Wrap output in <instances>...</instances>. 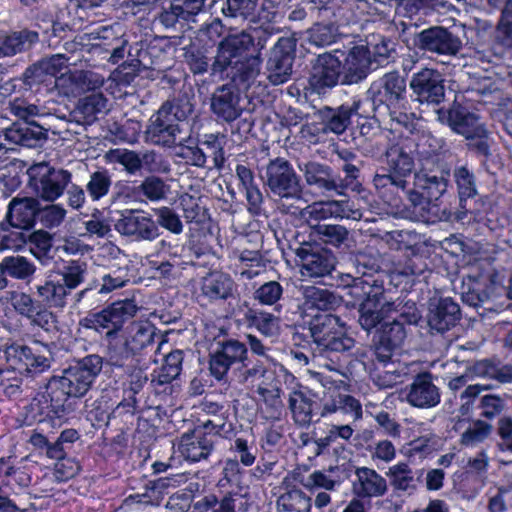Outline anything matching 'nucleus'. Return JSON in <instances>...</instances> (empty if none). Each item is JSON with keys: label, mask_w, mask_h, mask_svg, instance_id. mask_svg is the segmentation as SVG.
Here are the masks:
<instances>
[{"label": "nucleus", "mask_w": 512, "mask_h": 512, "mask_svg": "<svg viewBox=\"0 0 512 512\" xmlns=\"http://www.w3.org/2000/svg\"><path fill=\"white\" fill-rule=\"evenodd\" d=\"M493 290L492 284L488 285L469 276L462 284V300L470 306L478 307L490 299Z\"/></svg>", "instance_id": "79ce46f5"}, {"label": "nucleus", "mask_w": 512, "mask_h": 512, "mask_svg": "<svg viewBox=\"0 0 512 512\" xmlns=\"http://www.w3.org/2000/svg\"><path fill=\"white\" fill-rule=\"evenodd\" d=\"M7 360L22 362L25 370L32 374H41L51 367L52 356L47 346L37 343L34 347L11 345L5 351Z\"/></svg>", "instance_id": "4be33fe9"}, {"label": "nucleus", "mask_w": 512, "mask_h": 512, "mask_svg": "<svg viewBox=\"0 0 512 512\" xmlns=\"http://www.w3.org/2000/svg\"><path fill=\"white\" fill-rule=\"evenodd\" d=\"M261 60L259 56H252L247 58L245 61L239 63L237 67L236 79L247 84V88L251 82H253L260 73Z\"/></svg>", "instance_id": "774afa93"}, {"label": "nucleus", "mask_w": 512, "mask_h": 512, "mask_svg": "<svg viewBox=\"0 0 512 512\" xmlns=\"http://www.w3.org/2000/svg\"><path fill=\"white\" fill-rule=\"evenodd\" d=\"M335 415L344 416L346 421L357 422L362 419L363 411L361 403L353 396L335 393L325 401L321 410V417Z\"/></svg>", "instance_id": "c756f323"}, {"label": "nucleus", "mask_w": 512, "mask_h": 512, "mask_svg": "<svg viewBox=\"0 0 512 512\" xmlns=\"http://www.w3.org/2000/svg\"><path fill=\"white\" fill-rule=\"evenodd\" d=\"M43 132L41 130H34L27 124H14L4 131H0V152L7 150L5 142H10L17 145L31 147L36 141L41 139Z\"/></svg>", "instance_id": "58836bf2"}, {"label": "nucleus", "mask_w": 512, "mask_h": 512, "mask_svg": "<svg viewBox=\"0 0 512 512\" xmlns=\"http://www.w3.org/2000/svg\"><path fill=\"white\" fill-rule=\"evenodd\" d=\"M299 169L303 173L307 185L316 186L324 191L338 190L339 185L333 178L328 166L311 161L299 165Z\"/></svg>", "instance_id": "e433bc0d"}, {"label": "nucleus", "mask_w": 512, "mask_h": 512, "mask_svg": "<svg viewBox=\"0 0 512 512\" xmlns=\"http://www.w3.org/2000/svg\"><path fill=\"white\" fill-rule=\"evenodd\" d=\"M0 269L14 279L26 280L35 273L36 267L25 257L17 255L3 258Z\"/></svg>", "instance_id": "a18cd8bd"}, {"label": "nucleus", "mask_w": 512, "mask_h": 512, "mask_svg": "<svg viewBox=\"0 0 512 512\" xmlns=\"http://www.w3.org/2000/svg\"><path fill=\"white\" fill-rule=\"evenodd\" d=\"M315 234L326 244L340 246L348 237V230L341 225H316Z\"/></svg>", "instance_id": "4d7b16f0"}, {"label": "nucleus", "mask_w": 512, "mask_h": 512, "mask_svg": "<svg viewBox=\"0 0 512 512\" xmlns=\"http://www.w3.org/2000/svg\"><path fill=\"white\" fill-rule=\"evenodd\" d=\"M342 80L341 60L335 54L323 53L313 62L309 77L310 86L318 93L336 86Z\"/></svg>", "instance_id": "412c9836"}, {"label": "nucleus", "mask_w": 512, "mask_h": 512, "mask_svg": "<svg viewBox=\"0 0 512 512\" xmlns=\"http://www.w3.org/2000/svg\"><path fill=\"white\" fill-rule=\"evenodd\" d=\"M295 40L289 37L280 38L271 49L267 62L268 79L274 85L289 80L295 52Z\"/></svg>", "instance_id": "2eb2a0df"}, {"label": "nucleus", "mask_w": 512, "mask_h": 512, "mask_svg": "<svg viewBox=\"0 0 512 512\" xmlns=\"http://www.w3.org/2000/svg\"><path fill=\"white\" fill-rule=\"evenodd\" d=\"M245 320L250 326H254L260 333L272 337L280 331V319L272 313L248 309L245 313Z\"/></svg>", "instance_id": "37998d69"}, {"label": "nucleus", "mask_w": 512, "mask_h": 512, "mask_svg": "<svg viewBox=\"0 0 512 512\" xmlns=\"http://www.w3.org/2000/svg\"><path fill=\"white\" fill-rule=\"evenodd\" d=\"M404 393L406 402L416 408L428 409L440 402L439 389L429 373L418 374Z\"/></svg>", "instance_id": "393cba45"}, {"label": "nucleus", "mask_w": 512, "mask_h": 512, "mask_svg": "<svg viewBox=\"0 0 512 512\" xmlns=\"http://www.w3.org/2000/svg\"><path fill=\"white\" fill-rule=\"evenodd\" d=\"M36 295L43 307L63 309L67 305V297L70 292L60 280L49 278L36 286Z\"/></svg>", "instance_id": "72a5a7b5"}, {"label": "nucleus", "mask_w": 512, "mask_h": 512, "mask_svg": "<svg viewBox=\"0 0 512 512\" xmlns=\"http://www.w3.org/2000/svg\"><path fill=\"white\" fill-rule=\"evenodd\" d=\"M460 319L459 305L450 297L431 298L428 304L427 321L431 329L444 332Z\"/></svg>", "instance_id": "cd10ccee"}, {"label": "nucleus", "mask_w": 512, "mask_h": 512, "mask_svg": "<svg viewBox=\"0 0 512 512\" xmlns=\"http://www.w3.org/2000/svg\"><path fill=\"white\" fill-rule=\"evenodd\" d=\"M192 105L188 100L177 99L166 101L150 119L147 136L155 144L172 146L181 141L179 135L182 127L179 122L192 113Z\"/></svg>", "instance_id": "39448f33"}, {"label": "nucleus", "mask_w": 512, "mask_h": 512, "mask_svg": "<svg viewBox=\"0 0 512 512\" xmlns=\"http://www.w3.org/2000/svg\"><path fill=\"white\" fill-rule=\"evenodd\" d=\"M336 28L331 24H315L308 31V40L311 44L322 47L335 42Z\"/></svg>", "instance_id": "680f3d73"}, {"label": "nucleus", "mask_w": 512, "mask_h": 512, "mask_svg": "<svg viewBox=\"0 0 512 512\" xmlns=\"http://www.w3.org/2000/svg\"><path fill=\"white\" fill-rule=\"evenodd\" d=\"M183 362V352L175 350L167 354L164 358L162 367L152 374V383L164 385L176 379L181 370Z\"/></svg>", "instance_id": "c03bdc74"}, {"label": "nucleus", "mask_w": 512, "mask_h": 512, "mask_svg": "<svg viewBox=\"0 0 512 512\" xmlns=\"http://www.w3.org/2000/svg\"><path fill=\"white\" fill-rule=\"evenodd\" d=\"M38 210L39 203L36 199L16 197L9 203L7 220L13 227L28 229L32 227Z\"/></svg>", "instance_id": "473e14b6"}, {"label": "nucleus", "mask_w": 512, "mask_h": 512, "mask_svg": "<svg viewBox=\"0 0 512 512\" xmlns=\"http://www.w3.org/2000/svg\"><path fill=\"white\" fill-rule=\"evenodd\" d=\"M358 103L342 105L337 109L326 108L323 112L325 130L335 134L343 133L350 124L351 116L357 112Z\"/></svg>", "instance_id": "a19ab883"}, {"label": "nucleus", "mask_w": 512, "mask_h": 512, "mask_svg": "<svg viewBox=\"0 0 512 512\" xmlns=\"http://www.w3.org/2000/svg\"><path fill=\"white\" fill-rule=\"evenodd\" d=\"M347 422L346 424H331L326 436L316 441L317 445L321 448H326L338 440L349 442L355 433V429L352 426V421L349 420Z\"/></svg>", "instance_id": "864d4df0"}, {"label": "nucleus", "mask_w": 512, "mask_h": 512, "mask_svg": "<svg viewBox=\"0 0 512 512\" xmlns=\"http://www.w3.org/2000/svg\"><path fill=\"white\" fill-rule=\"evenodd\" d=\"M102 358L88 355L77 364L65 369L60 376H52L39 389L31 402L40 413L50 412L57 417L75 411L72 399L81 398L90 390L96 376L102 370Z\"/></svg>", "instance_id": "f257e3e1"}, {"label": "nucleus", "mask_w": 512, "mask_h": 512, "mask_svg": "<svg viewBox=\"0 0 512 512\" xmlns=\"http://www.w3.org/2000/svg\"><path fill=\"white\" fill-rule=\"evenodd\" d=\"M114 228L120 235L136 241H153L160 235L159 227L152 216L138 209L120 212Z\"/></svg>", "instance_id": "f8f14e48"}, {"label": "nucleus", "mask_w": 512, "mask_h": 512, "mask_svg": "<svg viewBox=\"0 0 512 512\" xmlns=\"http://www.w3.org/2000/svg\"><path fill=\"white\" fill-rule=\"evenodd\" d=\"M252 43V37L245 32L229 35L224 38L218 45L217 55L212 64V70L214 72L224 71L227 67L232 65L233 60L241 56Z\"/></svg>", "instance_id": "c85d7f7f"}, {"label": "nucleus", "mask_w": 512, "mask_h": 512, "mask_svg": "<svg viewBox=\"0 0 512 512\" xmlns=\"http://www.w3.org/2000/svg\"><path fill=\"white\" fill-rule=\"evenodd\" d=\"M311 505V498L298 489L284 493L277 500L279 512H310Z\"/></svg>", "instance_id": "de8ad7c7"}, {"label": "nucleus", "mask_w": 512, "mask_h": 512, "mask_svg": "<svg viewBox=\"0 0 512 512\" xmlns=\"http://www.w3.org/2000/svg\"><path fill=\"white\" fill-rule=\"evenodd\" d=\"M372 52L368 46L352 47L341 61L342 84H357L371 71Z\"/></svg>", "instance_id": "5701e85b"}, {"label": "nucleus", "mask_w": 512, "mask_h": 512, "mask_svg": "<svg viewBox=\"0 0 512 512\" xmlns=\"http://www.w3.org/2000/svg\"><path fill=\"white\" fill-rule=\"evenodd\" d=\"M406 330L399 319H393L391 322H384L379 330L378 338L384 343L399 348L405 341Z\"/></svg>", "instance_id": "603ef678"}, {"label": "nucleus", "mask_w": 512, "mask_h": 512, "mask_svg": "<svg viewBox=\"0 0 512 512\" xmlns=\"http://www.w3.org/2000/svg\"><path fill=\"white\" fill-rule=\"evenodd\" d=\"M367 98L380 115L389 116L393 123L409 132L416 129L415 114L407 112L406 81L398 72H388L374 80L367 90Z\"/></svg>", "instance_id": "f03ea898"}, {"label": "nucleus", "mask_w": 512, "mask_h": 512, "mask_svg": "<svg viewBox=\"0 0 512 512\" xmlns=\"http://www.w3.org/2000/svg\"><path fill=\"white\" fill-rule=\"evenodd\" d=\"M157 216V225L170 231L173 234H180L183 231V224L178 214L171 208L163 206L155 209Z\"/></svg>", "instance_id": "69168bd1"}, {"label": "nucleus", "mask_w": 512, "mask_h": 512, "mask_svg": "<svg viewBox=\"0 0 512 512\" xmlns=\"http://www.w3.org/2000/svg\"><path fill=\"white\" fill-rule=\"evenodd\" d=\"M67 79L82 91L96 90L104 84V77L91 71H75L68 74Z\"/></svg>", "instance_id": "bf43d9fd"}, {"label": "nucleus", "mask_w": 512, "mask_h": 512, "mask_svg": "<svg viewBox=\"0 0 512 512\" xmlns=\"http://www.w3.org/2000/svg\"><path fill=\"white\" fill-rule=\"evenodd\" d=\"M300 292L303 297L302 307L307 310H330L339 304V298L328 289L311 285H302Z\"/></svg>", "instance_id": "c9c22d12"}, {"label": "nucleus", "mask_w": 512, "mask_h": 512, "mask_svg": "<svg viewBox=\"0 0 512 512\" xmlns=\"http://www.w3.org/2000/svg\"><path fill=\"white\" fill-rule=\"evenodd\" d=\"M283 295V287L277 281H268L262 284L254 293V298L262 305L277 304Z\"/></svg>", "instance_id": "052dcab7"}, {"label": "nucleus", "mask_w": 512, "mask_h": 512, "mask_svg": "<svg viewBox=\"0 0 512 512\" xmlns=\"http://www.w3.org/2000/svg\"><path fill=\"white\" fill-rule=\"evenodd\" d=\"M246 359L247 348L244 343L234 339L219 342L210 357V372L221 380L233 365L243 364Z\"/></svg>", "instance_id": "a211bd4d"}, {"label": "nucleus", "mask_w": 512, "mask_h": 512, "mask_svg": "<svg viewBox=\"0 0 512 512\" xmlns=\"http://www.w3.org/2000/svg\"><path fill=\"white\" fill-rule=\"evenodd\" d=\"M309 330L314 343L323 356L329 352H344L350 350L355 341L346 333L345 323L333 314L315 315Z\"/></svg>", "instance_id": "423d86ee"}, {"label": "nucleus", "mask_w": 512, "mask_h": 512, "mask_svg": "<svg viewBox=\"0 0 512 512\" xmlns=\"http://www.w3.org/2000/svg\"><path fill=\"white\" fill-rule=\"evenodd\" d=\"M235 285L231 277L224 273L214 272L204 277L201 291L210 300H225L233 295Z\"/></svg>", "instance_id": "4c0bfd02"}, {"label": "nucleus", "mask_w": 512, "mask_h": 512, "mask_svg": "<svg viewBox=\"0 0 512 512\" xmlns=\"http://www.w3.org/2000/svg\"><path fill=\"white\" fill-rule=\"evenodd\" d=\"M454 178L461 202L476 195L477 189L474 175L467 167L460 166L456 168Z\"/></svg>", "instance_id": "6e6d98bb"}, {"label": "nucleus", "mask_w": 512, "mask_h": 512, "mask_svg": "<svg viewBox=\"0 0 512 512\" xmlns=\"http://www.w3.org/2000/svg\"><path fill=\"white\" fill-rule=\"evenodd\" d=\"M418 46L437 55L455 56L462 48V41L448 29L435 26L418 34Z\"/></svg>", "instance_id": "aec40b11"}, {"label": "nucleus", "mask_w": 512, "mask_h": 512, "mask_svg": "<svg viewBox=\"0 0 512 512\" xmlns=\"http://www.w3.org/2000/svg\"><path fill=\"white\" fill-rule=\"evenodd\" d=\"M112 179L107 171H96L91 174L86 190L93 200L106 196L110 190Z\"/></svg>", "instance_id": "5fc2aeb1"}, {"label": "nucleus", "mask_w": 512, "mask_h": 512, "mask_svg": "<svg viewBox=\"0 0 512 512\" xmlns=\"http://www.w3.org/2000/svg\"><path fill=\"white\" fill-rule=\"evenodd\" d=\"M211 110L226 122L239 118L243 111L239 90L233 84L218 87L211 96Z\"/></svg>", "instance_id": "a878e982"}, {"label": "nucleus", "mask_w": 512, "mask_h": 512, "mask_svg": "<svg viewBox=\"0 0 512 512\" xmlns=\"http://www.w3.org/2000/svg\"><path fill=\"white\" fill-rule=\"evenodd\" d=\"M410 88L421 103L439 104L444 100L445 87L442 74L433 68H422L410 80Z\"/></svg>", "instance_id": "dca6fc26"}, {"label": "nucleus", "mask_w": 512, "mask_h": 512, "mask_svg": "<svg viewBox=\"0 0 512 512\" xmlns=\"http://www.w3.org/2000/svg\"><path fill=\"white\" fill-rule=\"evenodd\" d=\"M371 460L378 464H389L396 458V447L388 439L377 441L369 449Z\"/></svg>", "instance_id": "338daca9"}, {"label": "nucleus", "mask_w": 512, "mask_h": 512, "mask_svg": "<svg viewBox=\"0 0 512 512\" xmlns=\"http://www.w3.org/2000/svg\"><path fill=\"white\" fill-rule=\"evenodd\" d=\"M293 420L301 427H307L313 420L314 401L302 390H294L288 399Z\"/></svg>", "instance_id": "ea45409f"}, {"label": "nucleus", "mask_w": 512, "mask_h": 512, "mask_svg": "<svg viewBox=\"0 0 512 512\" xmlns=\"http://www.w3.org/2000/svg\"><path fill=\"white\" fill-rule=\"evenodd\" d=\"M265 183L282 200L303 202V187L292 165L284 158L271 160L265 169Z\"/></svg>", "instance_id": "0eeeda50"}, {"label": "nucleus", "mask_w": 512, "mask_h": 512, "mask_svg": "<svg viewBox=\"0 0 512 512\" xmlns=\"http://www.w3.org/2000/svg\"><path fill=\"white\" fill-rule=\"evenodd\" d=\"M104 158L107 163L120 164L127 173L135 174L142 168L143 164L147 165L150 161H154L155 154L146 152L141 157L135 151L117 148L107 151Z\"/></svg>", "instance_id": "f704fd0d"}, {"label": "nucleus", "mask_w": 512, "mask_h": 512, "mask_svg": "<svg viewBox=\"0 0 512 512\" xmlns=\"http://www.w3.org/2000/svg\"><path fill=\"white\" fill-rule=\"evenodd\" d=\"M351 491L358 498L371 499L382 497L388 491L386 479L375 469L358 467L354 472Z\"/></svg>", "instance_id": "bb28decb"}, {"label": "nucleus", "mask_w": 512, "mask_h": 512, "mask_svg": "<svg viewBox=\"0 0 512 512\" xmlns=\"http://www.w3.org/2000/svg\"><path fill=\"white\" fill-rule=\"evenodd\" d=\"M257 393L266 407L270 418H279L284 408L281 398V390L276 386L259 385Z\"/></svg>", "instance_id": "3c124183"}, {"label": "nucleus", "mask_w": 512, "mask_h": 512, "mask_svg": "<svg viewBox=\"0 0 512 512\" xmlns=\"http://www.w3.org/2000/svg\"><path fill=\"white\" fill-rule=\"evenodd\" d=\"M301 277L307 279L323 278L332 273L336 266V257L327 249L303 245L297 249Z\"/></svg>", "instance_id": "4468645a"}, {"label": "nucleus", "mask_w": 512, "mask_h": 512, "mask_svg": "<svg viewBox=\"0 0 512 512\" xmlns=\"http://www.w3.org/2000/svg\"><path fill=\"white\" fill-rule=\"evenodd\" d=\"M437 114L441 123L447 124L453 131L467 139L482 138L487 135L479 118L467 112L460 105H453L448 110H439Z\"/></svg>", "instance_id": "6ab92c4d"}, {"label": "nucleus", "mask_w": 512, "mask_h": 512, "mask_svg": "<svg viewBox=\"0 0 512 512\" xmlns=\"http://www.w3.org/2000/svg\"><path fill=\"white\" fill-rule=\"evenodd\" d=\"M492 426L484 421L474 422L461 436V443L474 446L483 442L491 433Z\"/></svg>", "instance_id": "0e129e2a"}, {"label": "nucleus", "mask_w": 512, "mask_h": 512, "mask_svg": "<svg viewBox=\"0 0 512 512\" xmlns=\"http://www.w3.org/2000/svg\"><path fill=\"white\" fill-rule=\"evenodd\" d=\"M369 373L374 384L380 389L392 388L402 381V374L396 364L375 365Z\"/></svg>", "instance_id": "8fccbe9b"}, {"label": "nucleus", "mask_w": 512, "mask_h": 512, "mask_svg": "<svg viewBox=\"0 0 512 512\" xmlns=\"http://www.w3.org/2000/svg\"><path fill=\"white\" fill-rule=\"evenodd\" d=\"M449 172L420 170L414 175L413 188L407 191L415 217L427 222L436 216L437 201L446 192Z\"/></svg>", "instance_id": "7ed1b4c3"}, {"label": "nucleus", "mask_w": 512, "mask_h": 512, "mask_svg": "<svg viewBox=\"0 0 512 512\" xmlns=\"http://www.w3.org/2000/svg\"><path fill=\"white\" fill-rule=\"evenodd\" d=\"M29 185L34 193L45 201H55L71 182L72 175L68 170L57 169L46 162L36 163L29 167Z\"/></svg>", "instance_id": "6e6552de"}, {"label": "nucleus", "mask_w": 512, "mask_h": 512, "mask_svg": "<svg viewBox=\"0 0 512 512\" xmlns=\"http://www.w3.org/2000/svg\"><path fill=\"white\" fill-rule=\"evenodd\" d=\"M78 109L87 121H92L98 113L107 110V99L100 93L89 95L79 103Z\"/></svg>", "instance_id": "13d9d810"}, {"label": "nucleus", "mask_w": 512, "mask_h": 512, "mask_svg": "<svg viewBox=\"0 0 512 512\" xmlns=\"http://www.w3.org/2000/svg\"><path fill=\"white\" fill-rule=\"evenodd\" d=\"M305 201L291 205L281 204L286 213L297 214L315 229L316 225L322 220L329 218H343L346 215L344 201H319L302 207Z\"/></svg>", "instance_id": "f3484780"}, {"label": "nucleus", "mask_w": 512, "mask_h": 512, "mask_svg": "<svg viewBox=\"0 0 512 512\" xmlns=\"http://www.w3.org/2000/svg\"><path fill=\"white\" fill-rule=\"evenodd\" d=\"M154 327L149 323H132L128 335L121 343L109 346V359L113 365L123 366L125 362L144 352L153 344Z\"/></svg>", "instance_id": "9b49d317"}, {"label": "nucleus", "mask_w": 512, "mask_h": 512, "mask_svg": "<svg viewBox=\"0 0 512 512\" xmlns=\"http://www.w3.org/2000/svg\"><path fill=\"white\" fill-rule=\"evenodd\" d=\"M128 281L129 271L127 266L111 270L102 277L99 293H110L115 289L123 287Z\"/></svg>", "instance_id": "e2e57ef3"}, {"label": "nucleus", "mask_w": 512, "mask_h": 512, "mask_svg": "<svg viewBox=\"0 0 512 512\" xmlns=\"http://www.w3.org/2000/svg\"><path fill=\"white\" fill-rule=\"evenodd\" d=\"M386 169L377 172L373 184L383 197L405 192L408 187V177L414 170V158L411 151L404 145L396 143L385 152Z\"/></svg>", "instance_id": "20e7f679"}, {"label": "nucleus", "mask_w": 512, "mask_h": 512, "mask_svg": "<svg viewBox=\"0 0 512 512\" xmlns=\"http://www.w3.org/2000/svg\"><path fill=\"white\" fill-rule=\"evenodd\" d=\"M361 285L367 296L359 305L358 323L363 330L371 333L380 324L382 325L386 319L391 318L397 308L395 302L387 301L382 292L374 291L371 284L361 278L354 280L353 287Z\"/></svg>", "instance_id": "1a4fd4ad"}, {"label": "nucleus", "mask_w": 512, "mask_h": 512, "mask_svg": "<svg viewBox=\"0 0 512 512\" xmlns=\"http://www.w3.org/2000/svg\"><path fill=\"white\" fill-rule=\"evenodd\" d=\"M134 192L151 202H158L167 197L170 187L160 177L148 176L134 188Z\"/></svg>", "instance_id": "09e8293b"}, {"label": "nucleus", "mask_w": 512, "mask_h": 512, "mask_svg": "<svg viewBox=\"0 0 512 512\" xmlns=\"http://www.w3.org/2000/svg\"><path fill=\"white\" fill-rule=\"evenodd\" d=\"M6 295L14 311L28 319L32 326H37L45 331H49L55 326L56 316L52 311L43 307L39 299L33 298L26 292L16 290L8 291Z\"/></svg>", "instance_id": "ddd939ff"}, {"label": "nucleus", "mask_w": 512, "mask_h": 512, "mask_svg": "<svg viewBox=\"0 0 512 512\" xmlns=\"http://www.w3.org/2000/svg\"><path fill=\"white\" fill-rule=\"evenodd\" d=\"M86 274L87 263L79 260L69 261L58 272L60 281L70 293L85 281Z\"/></svg>", "instance_id": "49530a36"}, {"label": "nucleus", "mask_w": 512, "mask_h": 512, "mask_svg": "<svg viewBox=\"0 0 512 512\" xmlns=\"http://www.w3.org/2000/svg\"><path fill=\"white\" fill-rule=\"evenodd\" d=\"M138 307L133 300L116 301L100 312L88 315L80 320L79 325L99 333L105 331L106 337H113L121 330L124 323L134 317Z\"/></svg>", "instance_id": "9d476101"}, {"label": "nucleus", "mask_w": 512, "mask_h": 512, "mask_svg": "<svg viewBox=\"0 0 512 512\" xmlns=\"http://www.w3.org/2000/svg\"><path fill=\"white\" fill-rule=\"evenodd\" d=\"M216 434L206 433L201 428L184 433L178 442V451L188 461L207 459L214 449Z\"/></svg>", "instance_id": "b1692460"}, {"label": "nucleus", "mask_w": 512, "mask_h": 512, "mask_svg": "<svg viewBox=\"0 0 512 512\" xmlns=\"http://www.w3.org/2000/svg\"><path fill=\"white\" fill-rule=\"evenodd\" d=\"M385 475L395 490L414 491L422 482L424 469H412L407 462L401 461L390 466Z\"/></svg>", "instance_id": "2f4dec72"}, {"label": "nucleus", "mask_w": 512, "mask_h": 512, "mask_svg": "<svg viewBox=\"0 0 512 512\" xmlns=\"http://www.w3.org/2000/svg\"><path fill=\"white\" fill-rule=\"evenodd\" d=\"M39 40L36 31L23 29L14 32L0 31V58L12 57L29 50Z\"/></svg>", "instance_id": "7c9ffc66"}]
</instances>
